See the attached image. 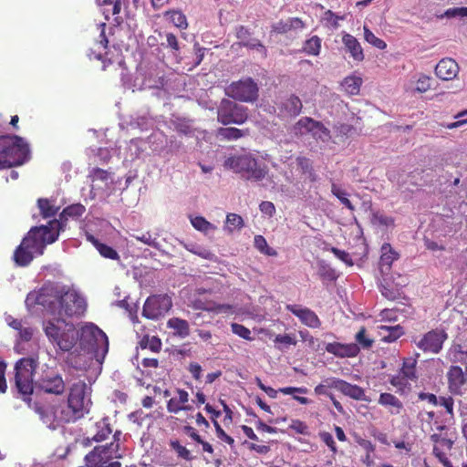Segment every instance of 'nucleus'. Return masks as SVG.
<instances>
[{"label":"nucleus","mask_w":467,"mask_h":467,"mask_svg":"<svg viewBox=\"0 0 467 467\" xmlns=\"http://www.w3.org/2000/svg\"><path fill=\"white\" fill-rule=\"evenodd\" d=\"M431 439L434 442V447L441 448L443 451H451L453 444L452 441L441 437L439 434L431 435Z\"/></svg>","instance_id":"nucleus-51"},{"label":"nucleus","mask_w":467,"mask_h":467,"mask_svg":"<svg viewBox=\"0 0 467 467\" xmlns=\"http://www.w3.org/2000/svg\"><path fill=\"white\" fill-rule=\"evenodd\" d=\"M331 252L338 258L340 259L341 261H343L344 263H346L347 265H353V262L350 258V255L348 253L343 251V250H339L336 247H332L331 248Z\"/></svg>","instance_id":"nucleus-64"},{"label":"nucleus","mask_w":467,"mask_h":467,"mask_svg":"<svg viewBox=\"0 0 467 467\" xmlns=\"http://www.w3.org/2000/svg\"><path fill=\"white\" fill-rule=\"evenodd\" d=\"M231 328L234 334L237 335L238 337L245 340L252 341L254 339L250 329H248L247 327L241 324L233 323L231 325Z\"/></svg>","instance_id":"nucleus-52"},{"label":"nucleus","mask_w":467,"mask_h":467,"mask_svg":"<svg viewBox=\"0 0 467 467\" xmlns=\"http://www.w3.org/2000/svg\"><path fill=\"white\" fill-rule=\"evenodd\" d=\"M86 208L80 203L72 204L65 208L61 213V218L67 219L68 217L78 219L83 215Z\"/></svg>","instance_id":"nucleus-40"},{"label":"nucleus","mask_w":467,"mask_h":467,"mask_svg":"<svg viewBox=\"0 0 467 467\" xmlns=\"http://www.w3.org/2000/svg\"><path fill=\"white\" fill-rule=\"evenodd\" d=\"M313 139L320 140L322 142H327L331 139L329 130L325 125L317 120L314 119L311 134Z\"/></svg>","instance_id":"nucleus-33"},{"label":"nucleus","mask_w":467,"mask_h":467,"mask_svg":"<svg viewBox=\"0 0 467 467\" xmlns=\"http://www.w3.org/2000/svg\"><path fill=\"white\" fill-rule=\"evenodd\" d=\"M26 305L28 308L39 305L47 315L63 318L82 316L87 309L86 299L79 293L54 283L46 284L38 291L29 293Z\"/></svg>","instance_id":"nucleus-1"},{"label":"nucleus","mask_w":467,"mask_h":467,"mask_svg":"<svg viewBox=\"0 0 467 467\" xmlns=\"http://www.w3.org/2000/svg\"><path fill=\"white\" fill-rule=\"evenodd\" d=\"M305 27L304 22L298 17H290L280 20L273 26V30L278 34H285L290 31L301 30Z\"/></svg>","instance_id":"nucleus-23"},{"label":"nucleus","mask_w":467,"mask_h":467,"mask_svg":"<svg viewBox=\"0 0 467 467\" xmlns=\"http://www.w3.org/2000/svg\"><path fill=\"white\" fill-rule=\"evenodd\" d=\"M99 5H109L110 9H104L103 15L106 19H109V15H117L120 12L121 3L120 0H97Z\"/></svg>","instance_id":"nucleus-41"},{"label":"nucleus","mask_w":467,"mask_h":467,"mask_svg":"<svg viewBox=\"0 0 467 467\" xmlns=\"http://www.w3.org/2000/svg\"><path fill=\"white\" fill-rule=\"evenodd\" d=\"M244 225V220L239 214L230 213L226 215L223 231L227 234H232L234 231L241 230Z\"/></svg>","instance_id":"nucleus-31"},{"label":"nucleus","mask_w":467,"mask_h":467,"mask_svg":"<svg viewBox=\"0 0 467 467\" xmlns=\"http://www.w3.org/2000/svg\"><path fill=\"white\" fill-rule=\"evenodd\" d=\"M314 119L303 117L291 128V133L296 137L311 134Z\"/></svg>","instance_id":"nucleus-29"},{"label":"nucleus","mask_w":467,"mask_h":467,"mask_svg":"<svg viewBox=\"0 0 467 467\" xmlns=\"http://www.w3.org/2000/svg\"><path fill=\"white\" fill-rule=\"evenodd\" d=\"M190 222L195 230L204 234L205 235L213 234L217 229L214 224L208 222L202 216H191Z\"/></svg>","instance_id":"nucleus-30"},{"label":"nucleus","mask_w":467,"mask_h":467,"mask_svg":"<svg viewBox=\"0 0 467 467\" xmlns=\"http://www.w3.org/2000/svg\"><path fill=\"white\" fill-rule=\"evenodd\" d=\"M34 334V329L28 326H23V328L18 330V339L20 341H29Z\"/></svg>","instance_id":"nucleus-63"},{"label":"nucleus","mask_w":467,"mask_h":467,"mask_svg":"<svg viewBox=\"0 0 467 467\" xmlns=\"http://www.w3.org/2000/svg\"><path fill=\"white\" fill-rule=\"evenodd\" d=\"M283 108L289 115H298L302 109V102L299 98L291 96L283 102Z\"/></svg>","instance_id":"nucleus-35"},{"label":"nucleus","mask_w":467,"mask_h":467,"mask_svg":"<svg viewBox=\"0 0 467 467\" xmlns=\"http://www.w3.org/2000/svg\"><path fill=\"white\" fill-rule=\"evenodd\" d=\"M379 403L387 407L391 414H400L403 408L402 402L390 393H381Z\"/></svg>","instance_id":"nucleus-25"},{"label":"nucleus","mask_w":467,"mask_h":467,"mask_svg":"<svg viewBox=\"0 0 467 467\" xmlns=\"http://www.w3.org/2000/svg\"><path fill=\"white\" fill-rule=\"evenodd\" d=\"M380 251L379 271L382 275H386L389 274L392 263L399 258V254L392 249L389 244H384Z\"/></svg>","instance_id":"nucleus-22"},{"label":"nucleus","mask_w":467,"mask_h":467,"mask_svg":"<svg viewBox=\"0 0 467 467\" xmlns=\"http://www.w3.org/2000/svg\"><path fill=\"white\" fill-rule=\"evenodd\" d=\"M218 121L223 125L243 124L248 117L247 109L231 100L223 99L217 112Z\"/></svg>","instance_id":"nucleus-10"},{"label":"nucleus","mask_w":467,"mask_h":467,"mask_svg":"<svg viewBox=\"0 0 467 467\" xmlns=\"http://www.w3.org/2000/svg\"><path fill=\"white\" fill-rule=\"evenodd\" d=\"M458 72V64L451 58L441 59L435 67L436 76L442 80L453 79Z\"/></svg>","instance_id":"nucleus-18"},{"label":"nucleus","mask_w":467,"mask_h":467,"mask_svg":"<svg viewBox=\"0 0 467 467\" xmlns=\"http://www.w3.org/2000/svg\"><path fill=\"white\" fill-rule=\"evenodd\" d=\"M165 36L167 42L166 47L171 49L173 57L178 62H180V45L177 37L172 33H166Z\"/></svg>","instance_id":"nucleus-47"},{"label":"nucleus","mask_w":467,"mask_h":467,"mask_svg":"<svg viewBox=\"0 0 467 467\" xmlns=\"http://www.w3.org/2000/svg\"><path fill=\"white\" fill-rule=\"evenodd\" d=\"M334 389L340 391L342 394L356 400H366V394L365 390L358 386L350 384L343 379H339L338 381H336L334 384Z\"/></svg>","instance_id":"nucleus-20"},{"label":"nucleus","mask_w":467,"mask_h":467,"mask_svg":"<svg viewBox=\"0 0 467 467\" xmlns=\"http://www.w3.org/2000/svg\"><path fill=\"white\" fill-rule=\"evenodd\" d=\"M43 328L48 340L63 351L70 350L77 343L78 333L73 323L63 317L50 316L44 321Z\"/></svg>","instance_id":"nucleus-3"},{"label":"nucleus","mask_w":467,"mask_h":467,"mask_svg":"<svg viewBox=\"0 0 467 467\" xmlns=\"http://www.w3.org/2000/svg\"><path fill=\"white\" fill-rule=\"evenodd\" d=\"M433 454L438 460L443 464L444 467H452L451 462L447 458L446 451L441 450V448L433 447Z\"/></svg>","instance_id":"nucleus-60"},{"label":"nucleus","mask_w":467,"mask_h":467,"mask_svg":"<svg viewBox=\"0 0 467 467\" xmlns=\"http://www.w3.org/2000/svg\"><path fill=\"white\" fill-rule=\"evenodd\" d=\"M131 236L146 245L161 250V245L157 240V234H152L150 232H145L140 234H132Z\"/></svg>","instance_id":"nucleus-37"},{"label":"nucleus","mask_w":467,"mask_h":467,"mask_svg":"<svg viewBox=\"0 0 467 467\" xmlns=\"http://www.w3.org/2000/svg\"><path fill=\"white\" fill-rule=\"evenodd\" d=\"M178 397H173L167 402V410L171 413H178L181 410H191L192 406L188 405L189 394L187 391L178 389Z\"/></svg>","instance_id":"nucleus-21"},{"label":"nucleus","mask_w":467,"mask_h":467,"mask_svg":"<svg viewBox=\"0 0 467 467\" xmlns=\"http://www.w3.org/2000/svg\"><path fill=\"white\" fill-rule=\"evenodd\" d=\"M381 284V294L384 297L389 300H395L400 296V288L390 285L386 280Z\"/></svg>","instance_id":"nucleus-48"},{"label":"nucleus","mask_w":467,"mask_h":467,"mask_svg":"<svg viewBox=\"0 0 467 467\" xmlns=\"http://www.w3.org/2000/svg\"><path fill=\"white\" fill-rule=\"evenodd\" d=\"M355 339L357 341L356 344L359 348L361 347L366 349L369 348L373 344V340L367 336V330L365 327L360 328V330L356 334Z\"/></svg>","instance_id":"nucleus-50"},{"label":"nucleus","mask_w":467,"mask_h":467,"mask_svg":"<svg viewBox=\"0 0 467 467\" xmlns=\"http://www.w3.org/2000/svg\"><path fill=\"white\" fill-rule=\"evenodd\" d=\"M89 177L92 182V190L95 188H102V185L100 183H103L105 186H108L109 183L112 182L110 173L105 170L99 168L92 169L90 171Z\"/></svg>","instance_id":"nucleus-26"},{"label":"nucleus","mask_w":467,"mask_h":467,"mask_svg":"<svg viewBox=\"0 0 467 467\" xmlns=\"http://www.w3.org/2000/svg\"><path fill=\"white\" fill-rule=\"evenodd\" d=\"M304 51L311 56H317L321 49V39L317 36H313L304 44Z\"/></svg>","instance_id":"nucleus-39"},{"label":"nucleus","mask_w":467,"mask_h":467,"mask_svg":"<svg viewBox=\"0 0 467 467\" xmlns=\"http://www.w3.org/2000/svg\"><path fill=\"white\" fill-rule=\"evenodd\" d=\"M184 247L191 253L208 260H213L215 256L214 254L210 252L208 249L200 246L195 244H187L184 245Z\"/></svg>","instance_id":"nucleus-44"},{"label":"nucleus","mask_w":467,"mask_h":467,"mask_svg":"<svg viewBox=\"0 0 467 467\" xmlns=\"http://www.w3.org/2000/svg\"><path fill=\"white\" fill-rule=\"evenodd\" d=\"M365 40L379 49H384L387 44L380 38L377 37L366 26H364Z\"/></svg>","instance_id":"nucleus-49"},{"label":"nucleus","mask_w":467,"mask_h":467,"mask_svg":"<svg viewBox=\"0 0 467 467\" xmlns=\"http://www.w3.org/2000/svg\"><path fill=\"white\" fill-rule=\"evenodd\" d=\"M86 238L96 247V249L99 251L101 256L111 260H119V255L118 252L112 247L100 243L98 239H96L92 234L88 233L86 234Z\"/></svg>","instance_id":"nucleus-24"},{"label":"nucleus","mask_w":467,"mask_h":467,"mask_svg":"<svg viewBox=\"0 0 467 467\" xmlns=\"http://www.w3.org/2000/svg\"><path fill=\"white\" fill-rule=\"evenodd\" d=\"M331 192L333 193V195H335L339 201L340 202L345 205L348 209H349L350 211H353L354 210V206L352 205L351 202L348 200V192L344 190H342L339 186H337V184H332V187H331Z\"/></svg>","instance_id":"nucleus-46"},{"label":"nucleus","mask_w":467,"mask_h":467,"mask_svg":"<svg viewBox=\"0 0 467 467\" xmlns=\"http://www.w3.org/2000/svg\"><path fill=\"white\" fill-rule=\"evenodd\" d=\"M431 87V79L426 75H420L416 80L415 89L418 92L424 93Z\"/></svg>","instance_id":"nucleus-56"},{"label":"nucleus","mask_w":467,"mask_h":467,"mask_svg":"<svg viewBox=\"0 0 467 467\" xmlns=\"http://www.w3.org/2000/svg\"><path fill=\"white\" fill-rule=\"evenodd\" d=\"M225 93L236 100L254 102L258 98V87L251 78H247L233 82L226 88Z\"/></svg>","instance_id":"nucleus-11"},{"label":"nucleus","mask_w":467,"mask_h":467,"mask_svg":"<svg viewBox=\"0 0 467 467\" xmlns=\"http://www.w3.org/2000/svg\"><path fill=\"white\" fill-rule=\"evenodd\" d=\"M167 325L168 327L173 329L175 334L181 337H186L190 334L189 323L184 319L173 317L169 319Z\"/></svg>","instance_id":"nucleus-32"},{"label":"nucleus","mask_w":467,"mask_h":467,"mask_svg":"<svg viewBox=\"0 0 467 467\" xmlns=\"http://www.w3.org/2000/svg\"><path fill=\"white\" fill-rule=\"evenodd\" d=\"M467 380V365L465 370L459 366H451L448 371L449 388L451 393L460 394L462 387Z\"/></svg>","instance_id":"nucleus-16"},{"label":"nucleus","mask_w":467,"mask_h":467,"mask_svg":"<svg viewBox=\"0 0 467 467\" xmlns=\"http://www.w3.org/2000/svg\"><path fill=\"white\" fill-rule=\"evenodd\" d=\"M287 309L296 316L300 321L312 328H317L320 327L321 322L317 314L309 308L301 307L296 305L287 306Z\"/></svg>","instance_id":"nucleus-15"},{"label":"nucleus","mask_w":467,"mask_h":467,"mask_svg":"<svg viewBox=\"0 0 467 467\" xmlns=\"http://www.w3.org/2000/svg\"><path fill=\"white\" fill-rule=\"evenodd\" d=\"M416 360L413 358L405 359L403 362V366L400 371V373L403 376V378L409 380H414L417 379L416 376Z\"/></svg>","instance_id":"nucleus-36"},{"label":"nucleus","mask_w":467,"mask_h":467,"mask_svg":"<svg viewBox=\"0 0 467 467\" xmlns=\"http://www.w3.org/2000/svg\"><path fill=\"white\" fill-rule=\"evenodd\" d=\"M254 247L260 251L262 254L275 256L277 254L276 251L268 246L265 238L262 235H255L254 239Z\"/></svg>","instance_id":"nucleus-43"},{"label":"nucleus","mask_w":467,"mask_h":467,"mask_svg":"<svg viewBox=\"0 0 467 467\" xmlns=\"http://www.w3.org/2000/svg\"><path fill=\"white\" fill-rule=\"evenodd\" d=\"M171 298L166 295L151 296L147 298L142 315L149 319H157L164 316L171 307Z\"/></svg>","instance_id":"nucleus-12"},{"label":"nucleus","mask_w":467,"mask_h":467,"mask_svg":"<svg viewBox=\"0 0 467 467\" xmlns=\"http://www.w3.org/2000/svg\"><path fill=\"white\" fill-rule=\"evenodd\" d=\"M60 229L61 223L57 220L50 221L48 225L32 227L15 251L16 265L26 266L35 255L43 254L46 245L57 241Z\"/></svg>","instance_id":"nucleus-2"},{"label":"nucleus","mask_w":467,"mask_h":467,"mask_svg":"<svg viewBox=\"0 0 467 467\" xmlns=\"http://www.w3.org/2000/svg\"><path fill=\"white\" fill-rule=\"evenodd\" d=\"M168 19L176 26L185 29L188 26L186 16L178 10H172L166 13Z\"/></svg>","instance_id":"nucleus-38"},{"label":"nucleus","mask_w":467,"mask_h":467,"mask_svg":"<svg viewBox=\"0 0 467 467\" xmlns=\"http://www.w3.org/2000/svg\"><path fill=\"white\" fill-rule=\"evenodd\" d=\"M119 444H107L96 446L85 457L86 466L88 467H121V463L115 461L119 458L117 455Z\"/></svg>","instance_id":"nucleus-8"},{"label":"nucleus","mask_w":467,"mask_h":467,"mask_svg":"<svg viewBox=\"0 0 467 467\" xmlns=\"http://www.w3.org/2000/svg\"><path fill=\"white\" fill-rule=\"evenodd\" d=\"M447 338L448 335L443 329H432L424 334L416 345L424 352L438 354Z\"/></svg>","instance_id":"nucleus-13"},{"label":"nucleus","mask_w":467,"mask_h":467,"mask_svg":"<svg viewBox=\"0 0 467 467\" xmlns=\"http://www.w3.org/2000/svg\"><path fill=\"white\" fill-rule=\"evenodd\" d=\"M38 413L40 415V418L49 429L56 430L57 427V424L55 423L53 413L47 410L39 409Z\"/></svg>","instance_id":"nucleus-58"},{"label":"nucleus","mask_w":467,"mask_h":467,"mask_svg":"<svg viewBox=\"0 0 467 467\" xmlns=\"http://www.w3.org/2000/svg\"><path fill=\"white\" fill-rule=\"evenodd\" d=\"M224 167L253 182L263 181L267 174V168L260 167L251 154L228 157L224 161Z\"/></svg>","instance_id":"nucleus-7"},{"label":"nucleus","mask_w":467,"mask_h":467,"mask_svg":"<svg viewBox=\"0 0 467 467\" xmlns=\"http://www.w3.org/2000/svg\"><path fill=\"white\" fill-rule=\"evenodd\" d=\"M46 393L60 395L65 390V383L60 375L47 372L36 383Z\"/></svg>","instance_id":"nucleus-14"},{"label":"nucleus","mask_w":467,"mask_h":467,"mask_svg":"<svg viewBox=\"0 0 467 467\" xmlns=\"http://www.w3.org/2000/svg\"><path fill=\"white\" fill-rule=\"evenodd\" d=\"M96 428L97 433L94 435L92 440L97 442L104 441L111 433V429L106 420L97 422Z\"/></svg>","instance_id":"nucleus-42"},{"label":"nucleus","mask_w":467,"mask_h":467,"mask_svg":"<svg viewBox=\"0 0 467 467\" xmlns=\"http://www.w3.org/2000/svg\"><path fill=\"white\" fill-rule=\"evenodd\" d=\"M29 157V146L23 138L0 136V169L21 165Z\"/></svg>","instance_id":"nucleus-6"},{"label":"nucleus","mask_w":467,"mask_h":467,"mask_svg":"<svg viewBox=\"0 0 467 467\" xmlns=\"http://www.w3.org/2000/svg\"><path fill=\"white\" fill-rule=\"evenodd\" d=\"M361 84L362 78L353 75L344 78L342 87L348 94L356 95L359 92Z\"/></svg>","instance_id":"nucleus-34"},{"label":"nucleus","mask_w":467,"mask_h":467,"mask_svg":"<svg viewBox=\"0 0 467 467\" xmlns=\"http://www.w3.org/2000/svg\"><path fill=\"white\" fill-rule=\"evenodd\" d=\"M218 134L227 140H237L244 135L243 130L236 128H221Z\"/></svg>","instance_id":"nucleus-54"},{"label":"nucleus","mask_w":467,"mask_h":467,"mask_svg":"<svg viewBox=\"0 0 467 467\" xmlns=\"http://www.w3.org/2000/svg\"><path fill=\"white\" fill-rule=\"evenodd\" d=\"M289 429L293 430L298 434H307L308 433V427L307 425L299 420H293L289 425Z\"/></svg>","instance_id":"nucleus-59"},{"label":"nucleus","mask_w":467,"mask_h":467,"mask_svg":"<svg viewBox=\"0 0 467 467\" xmlns=\"http://www.w3.org/2000/svg\"><path fill=\"white\" fill-rule=\"evenodd\" d=\"M37 205L44 218L52 217L57 212V208L52 205L47 199H38Z\"/></svg>","instance_id":"nucleus-45"},{"label":"nucleus","mask_w":467,"mask_h":467,"mask_svg":"<svg viewBox=\"0 0 467 467\" xmlns=\"http://www.w3.org/2000/svg\"><path fill=\"white\" fill-rule=\"evenodd\" d=\"M79 346L83 351L90 355V358L102 363L109 350L108 337L95 324L87 323L80 329Z\"/></svg>","instance_id":"nucleus-5"},{"label":"nucleus","mask_w":467,"mask_h":467,"mask_svg":"<svg viewBox=\"0 0 467 467\" xmlns=\"http://www.w3.org/2000/svg\"><path fill=\"white\" fill-rule=\"evenodd\" d=\"M171 447L177 452L179 457L187 461H191L192 459L190 451L186 447L182 446L178 441H171Z\"/></svg>","instance_id":"nucleus-57"},{"label":"nucleus","mask_w":467,"mask_h":467,"mask_svg":"<svg viewBox=\"0 0 467 467\" xmlns=\"http://www.w3.org/2000/svg\"><path fill=\"white\" fill-rule=\"evenodd\" d=\"M336 381H338V379H336V378L326 379L321 384L317 385L315 388V389H314L315 394L329 396L330 394H328L327 389L328 388L334 389V386L332 384H334Z\"/></svg>","instance_id":"nucleus-55"},{"label":"nucleus","mask_w":467,"mask_h":467,"mask_svg":"<svg viewBox=\"0 0 467 467\" xmlns=\"http://www.w3.org/2000/svg\"><path fill=\"white\" fill-rule=\"evenodd\" d=\"M342 43L345 49L356 62H361L365 58L363 48L358 40L350 34L342 36Z\"/></svg>","instance_id":"nucleus-19"},{"label":"nucleus","mask_w":467,"mask_h":467,"mask_svg":"<svg viewBox=\"0 0 467 467\" xmlns=\"http://www.w3.org/2000/svg\"><path fill=\"white\" fill-rule=\"evenodd\" d=\"M369 221L374 227L379 229H385L394 225L393 218L379 211L370 210Z\"/></svg>","instance_id":"nucleus-27"},{"label":"nucleus","mask_w":467,"mask_h":467,"mask_svg":"<svg viewBox=\"0 0 467 467\" xmlns=\"http://www.w3.org/2000/svg\"><path fill=\"white\" fill-rule=\"evenodd\" d=\"M91 405L90 389L85 381L78 380L69 388L67 410L61 412L60 420L64 422L76 421L89 412Z\"/></svg>","instance_id":"nucleus-4"},{"label":"nucleus","mask_w":467,"mask_h":467,"mask_svg":"<svg viewBox=\"0 0 467 467\" xmlns=\"http://www.w3.org/2000/svg\"><path fill=\"white\" fill-rule=\"evenodd\" d=\"M379 333L383 341L393 342L404 334L403 328L400 326H379Z\"/></svg>","instance_id":"nucleus-28"},{"label":"nucleus","mask_w":467,"mask_h":467,"mask_svg":"<svg viewBox=\"0 0 467 467\" xmlns=\"http://www.w3.org/2000/svg\"><path fill=\"white\" fill-rule=\"evenodd\" d=\"M325 348L328 353L338 358H353L359 353V347L355 343H327Z\"/></svg>","instance_id":"nucleus-17"},{"label":"nucleus","mask_w":467,"mask_h":467,"mask_svg":"<svg viewBox=\"0 0 467 467\" xmlns=\"http://www.w3.org/2000/svg\"><path fill=\"white\" fill-rule=\"evenodd\" d=\"M275 343H278L280 345H283L285 347L290 346V345H296V339L295 337H292L290 335H277L275 338Z\"/></svg>","instance_id":"nucleus-61"},{"label":"nucleus","mask_w":467,"mask_h":467,"mask_svg":"<svg viewBox=\"0 0 467 467\" xmlns=\"http://www.w3.org/2000/svg\"><path fill=\"white\" fill-rule=\"evenodd\" d=\"M440 18L447 17V18H454L460 17L464 18L467 17V7H452L447 9L443 14L439 16Z\"/></svg>","instance_id":"nucleus-53"},{"label":"nucleus","mask_w":467,"mask_h":467,"mask_svg":"<svg viewBox=\"0 0 467 467\" xmlns=\"http://www.w3.org/2000/svg\"><path fill=\"white\" fill-rule=\"evenodd\" d=\"M35 361L31 358H21L16 364V386L23 395L33 392V371Z\"/></svg>","instance_id":"nucleus-9"},{"label":"nucleus","mask_w":467,"mask_h":467,"mask_svg":"<svg viewBox=\"0 0 467 467\" xmlns=\"http://www.w3.org/2000/svg\"><path fill=\"white\" fill-rule=\"evenodd\" d=\"M437 405L444 407L449 414H451V415L453 414L454 401H453L452 398H451V397H440L439 400H438V404Z\"/></svg>","instance_id":"nucleus-62"}]
</instances>
